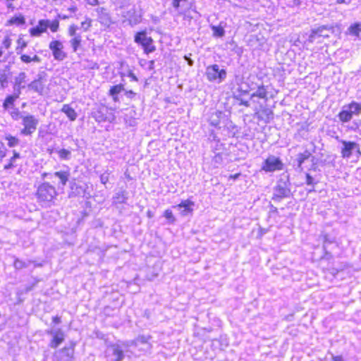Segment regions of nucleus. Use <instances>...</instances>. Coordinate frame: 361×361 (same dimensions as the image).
<instances>
[{
    "label": "nucleus",
    "instance_id": "56",
    "mask_svg": "<svg viewBox=\"0 0 361 361\" xmlns=\"http://www.w3.org/2000/svg\"><path fill=\"white\" fill-rule=\"evenodd\" d=\"M184 59L190 66H192L194 64L193 60L188 55L184 56Z\"/></svg>",
    "mask_w": 361,
    "mask_h": 361
},
{
    "label": "nucleus",
    "instance_id": "64",
    "mask_svg": "<svg viewBox=\"0 0 361 361\" xmlns=\"http://www.w3.org/2000/svg\"><path fill=\"white\" fill-rule=\"evenodd\" d=\"M332 360L333 361H344L343 359V357L341 355H337V356H332Z\"/></svg>",
    "mask_w": 361,
    "mask_h": 361
},
{
    "label": "nucleus",
    "instance_id": "26",
    "mask_svg": "<svg viewBox=\"0 0 361 361\" xmlns=\"http://www.w3.org/2000/svg\"><path fill=\"white\" fill-rule=\"evenodd\" d=\"M224 116V113L221 111H216L212 113L209 118L210 125L214 126L215 128H221L220 123L221 118Z\"/></svg>",
    "mask_w": 361,
    "mask_h": 361
},
{
    "label": "nucleus",
    "instance_id": "24",
    "mask_svg": "<svg viewBox=\"0 0 361 361\" xmlns=\"http://www.w3.org/2000/svg\"><path fill=\"white\" fill-rule=\"evenodd\" d=\"M71 192L69 195L70 197L75 196H85V188L82 185H78L76 183H71Z\"/></svg>",
    "mask_w": 361,
    "mask_h": 361
},
{
    "label": "nucleus",
    "instance_id": "21",
    "mask_svg": "<svg viewBox=\"0 0 361 361\" xmlns=\"http://www.w3.org/2000/svg\"><path fill=\"white\" fill-rule=\"evenodd\" d=\"M54 152L58 154L59 159L63 161H69L72 158V151L73 149L68 147L66 148H55Z\"/></svg>",
    "mask_w": 361,
    "mask_h": 361
},
{
    "label": "nucleus",
    "instance_id": "46",
    "mask_svg": "<svg viewBox=\"0 0 361 361\" xmlns=\"http://www.w3.org/2000/svg\"><path fill=\"white\" fill-rule=\"evenodd\" d=\"M49 27H50V30L53 32H56L58 30V29H59V20H55L52 21L51 23H49Z\"/></svg>",
    "mask_w": 361,
    "mask_h": 361
},
{
    "label": "nucleus",
    "instance_id": "52",
    "mask_svg": "<svg viewBox=\"0 0 361 361\" xmlns=\"http://www.w3.org/2000/svg\"><path fill=\"white\" fill-rule=\"evenodd\" d=\"M187 0H172V6L176 11H178L180 6L181 1H186Z\"/></svg>",
    "mask_w": 361,
    "mask_h": 361
},
{
    "label": "nucleus",
    "instance_id": "42",
    "mask_svg": "<svg viewBox=\"0 0 361 361\" xmlns=\"http://www.w3.org/2000/svg\"><path fill=\"white\" fill-rule=\"evenodd\" d=\"M11 116L12 118L16 121H18L20 118L23 120V118L25 116L21 114L18 109H13V111L11 112Z\"/></svg>",
    "mask_w": 361,
    "mask_h": 361
},
{
    "label": "nucleus",
    "instance_id": "27",
    "mask_svg": "<svg viewBox=\"0 0 361 361\" xmlns=\"http://www.w3.org/2000/svg\"><path fill=\"white\" fill-rule=\"evenodd\" d=\"M70 175L71 174L68 171H60L54 173L53 178H58L59 179V184H61L62 186H64L66 185Z\"/></svg>",
    "mask_w": 361,
    "mask_h": 361
},
{
    "label": "nucleus",
    "instance_id": "16",
    "mask_svg": "<svg viewBox=\"0 0 361 361\" xmlns=\"http://www.w3.org/2000/svg\"><path fill=\"white\" fill-rule=\"evenodd\" d=\"M97 11L99 14L98 18L99 23L102 25L109 27L113 22L109 13L107 11V9L104 7H100L97 9Z\"/></svg>",
    "mask_w": 361,
    "mask_h": 361
},
{
    "label": "nucleus",
    "instance_id": "55",
    "mask_svg": "<svg viewBox=\"0 0 361 361\" xmlns=\"http://www.w3.org/2000/svg\"><path fill=\"white\" fill-rule=\"evenodd\" d=\"M237 100L240 102L239 105H243L246 107H249L250 106L249 101L244 100L242 98V97H240V99H237Z\"/></svg>",
    "mask_w": 361,
    "mask_h": 361
},
{
    "label": "nucleus",
    "instance_id": "3",
    "mask_svg": "<svg viewBox=\"0 0 361 361\" xmlns=\"http://www.w3.org/2000/svg\"><path fill=\"white\" fill-rule=\"evenodd\" d=\"M334 32V26L329 25H323L317 27L312 28L310 34L308 37L307 42L309 43H314L317 41V43L322 42L321 38H329V33Z\"/></svg>",
    "mask_w": 361,
    "mask_h": 361
},
{
    "label": "nucleus",
    "instance_id": "32",
    "mask_svg": "<svg viewBox=\"0 0 361 361\" xmlns=\"http://www.w3.org/2000/svg\"><path fill=\"white\" fill-rule=\"evenodd\" d=\"M32 260L23 261L18 258H16L13 262V267L16 269H22L28 267L31 264Z\"/></svg>",
    "mask_w": 361,
    "mask_h": 361
},
{
    "label": "nucleus",
    "instance_id": "30",
    "mask_svg": "<svg viewBox=\"0 0 361 361\" xmlns=\"http://www.w3.org/2000/svg\"><path fill=\"white\" fill-rule=\"evenodd\" d=\"M20 97V94L14 92L13 94L8 95L4 103H3V107L5 109H8L10 107H12L14 105V102Z\"/></svg>",
    "mask_w": 361,
    "mask_h": 361
},
{
    "label": "nucleus",
    "instance_id": "22",
    "mask_svg": "<svg viewBox=\"0 0 361 361\" xmlns=\"http://www.w3.org/2000/svg\"><path fill=\"white\" fill-rule=\"evenodd\" d=\"M194 205V202L191 200H187L182 201L179 204L176 206L180 210V214L182 216H187L188 214L192 212V206Z\"/></svg>",
    "mask_w": 361,
    "mask_h": 361
},
{
    "label": "nucleus",
    "instance_id": "51",
    "mask_svg": "<svg viewBox=\"0 0 361 361\" xmlns=\"http://www.w3.org/2000/svg\"><path fill=\"white\" fill-rule=\"evenodd\" d=\"M20 60L25 63H29L32 62V56L27 54H21Z\"/></svg>",
    "mask_w": 361,
    "mask_h": 361
},
{
    "label": "nucleus",
    "instance_id": "1",
    "mask_svg": "<svg viewBox=\"0 0 361 361\" xmlns=\"http://www.w3.org/2000/svg\"><path fill=\"white\" fill-rule=\"evenodd\" d=\"M291 183L288 176H281L276 181L275 186L273 188V194L271 200L274 202H279L283 199L289 198L293 196L290 190Z\"/></svg>",
    "mask_w": 361,
    "mask_h": 361
},
{
    "label": "nucleus",
    "instance_id": "28",
    "mask_svg": "<svg viewBox=\"0 0 361 361\" xmlns=\"http://www.w3.org/2000/svg\"><path fill=\"white\" fill-rule=\"evenodd\" d=\"M338 117L341 122L346 123L351 120L353 115L349 111V109L344 106L342 111L339 112Z\"/></svg>",
    "mask_w": 361,
    "mask_h": 361
},
{
    "label": "nucleus",
    "instance_id": "11",
    "mask_svg": "<svg viewBox=\"0 0 361 361\" xmlns=\"http://www.w3.org/2000/svg\"><path fill=\"white\" fill-rule=\"evenodd\" d=\"M106 357H113L111 361H122L124 357V352L118 343L109 345L106 350Z\"/></svg>",
    "mask_w": 361,
    "mask_h": 361
},
{
    "label": "nucleus",
    "instance_id": "13",
    "mask_svg": "<svg viewBox=\"0 0 361 361\" xmlns=\"http://www.w3.org/2000/svg\"><path fill=\"white\" fill-rule=\"evenodd\" d=\"M109 110L104 105H99L92 112V117L98 123L104 122L109 121Z\"/></svg>",
    "mask_w": 361,
    "mask_h": 361
},
{
    "label": "nucleus",
    "instance_id": "19",
    "mask_svg": "<svg viewBox=\"0 0 361 361\" xmlns=\"http://www.w3.org/2000/svg\"><path fill=\"white\" fill-rule=\"evenodd\" d=\"M128 199V192L125 189H120L118 192H116L113 196V204H126L127 200Z\"/></svg>",
    "mask_w": 361,
    "mask_h": 361
},
{
    "label": "nucleus",
    "instance_id": "2",
    "mask_svg": "<svg viewBox=\"0 0 361 361\" xmlns=\"http://www.w3.org/2000/svg\"><path fill=\"white\" fill-rule=\"evenodd\" d=\"M57 195L54 186L49 183L45 182L39 185L36 196L38 202L44 204H49Z\"/></svg>",
    "mask_w": 361,
    "mask_h": 361
},
{
    "label": "nucleus",
    "instance_id": "54",
    "mask_svg": "<svg viewBox=\"0 0 361 361\" xmlns=\"http://www.w3.org/2000/svg\"><path fill=\"white\" fill-rule=\"evenodd\" d=\"M100 180L102 184H106L109 181V175L103 173L100 176Z\"/></svg>",
    "mask_w": 361,
    "mask_h": 361
},
{
    "label": "nucleus",
    "instance_id": "37",
    "mask_svg": "<svg viewBox=\"0 0 361 361\" xmlns=\"http://www.w3.org/2000/svg\"><path fill=\"white\" fill-rule=\"evenodd\" d=\"M8 23L10 25L16 24L18 25H21L25 23V20L23 16H14L8 20Z\"/></svg>",
    "mask_w": 361,
    "mask_h": 361
},
{
    "label": "nucleus",
    "instance_id": "34",
    "mask_svg": "<svg viewBox=\"0 0 361 361\" xmlns=\"http://www.w3.org/2000/svg\"><path fill=\"white\" fill-rule=\"evenodd\" d=\"M348 30L350 35L359 37L361 32V26L358 23H355L351 25Z\"/></svg>",
    "mask_w": 361,
    "mask_h": 361
},
{
    "label": "nucleus",
    "instance_id": "44",
    "mask_svg": "<svg viewBox=\"0 0 361 361\" xmlns=\"http://www.w3.org/2000/svg\"><path fill=\"white\" fill-rule=\"evenodd\" d=\"M164 217L168 219L171 223H174L176 221V219L173 214V212L170 209H166L164 212Z\"/></svg>",
    "mask_w": 361,
    "mask_h": 361
},
{
    "label": "nucleus",
    "instance_id": "5",
    "mask_svg": "<svg viewBox=\"0 0 361 361\" xmlns=\"http://www.w3.org/2000/svg\"><path fill=\"white\" fill-rule=\"evenodd\" d=\"M205 75L209 82L221 83L226 79L227 72L218 64H213L207 67Z\"/></svg>",
    "mask_w": 361,
    "mask_h": 361
},
{
    "label": "nucleus",
    "instance_id": "59",
    "mask_svg": "<svg viewBox=\"0 0 361 361\" xmlns=\"http://www.w3.org/2000/svg\"><path fill=\"white\" fill-rule=\"evenodd\" d=\"M126 122L128 123L130 126H135L136 125V121L135 119H130L129 121L126 118Z\"/></svg>",
    "mask_w": 361,
    "mask_h": 361
},
{
    "label": "nucleus",
    "instance_id": "35",
    "mask_svg": "<svg viewBox=\"0 0 361 361\" xmlns=\"http://www.w3.org/2000/svg\"><path fill=\"white\" fill-rule=\"evenodd\" d=\"M211 29L213 31V35L216 37H222L225 35V30L224 27L220 25H212Z\"/></svg>",
    "mask_w": 361,
    "mask_h": 361
},
{
    "label": "nucleus",
    "instance_id": "61",
    "mask_svg": "<svg viewBox=\"0 0 361 361\" xmlns=\"http://www.w3.org/2000/svg\"><path fill=\"white\" fill-rule=\"evenodd\" d=\"M87 3L91 6H96L99 4L98 0H86Z\"/></svg>",
    "mask_w": 361,
    "mask_h": 361
},
{
    "label": "nucleus",
    "instance_id": "31",
    "mask_svg": "<svg viewBox=\"0 0 361 361\" xmlns=\"http://www.w3.org/2000/svg\"><path fill=\"white\" fill-rule=\"evenodd\" d=\"M345 107L349 109V111H350L353 116H358L361 114V104L357 102H352Z\"/></svg>",
    "mask_w": 361,
    "mask_h": 361
},
{
    "label": "nucleus",
    "instance_id": "14",
    "mask_svg": "<svg viewBox=\"0 0 361 361\" xmlns=\"http://www.w3.org/2000/svg\"><path fill=\"white\" fill-rule=\"evenodd\" d=\"M47 333L53 336L49 344L51 348H56L64 341V333L60 329L48 330Z\"/></svg>",
    "mask_w": 361,
    "mask_h": 361
},
{
    "label": "nucleus",
    "instance_id": "12",
    "mask_svg": "<svg viewBox=\"0 0 361 361\" xmlns=\"http://www.w3.org/2000/svg\"><path fill=\"white\" fill-rule=\"evenodd\" d=\"M249 87L250 90H256L255 92L251 94L250 99L258 97L259 99H264L265 101L268 100V85H264L263 82H261L259 84H256L255 87L250 85Z\"/></svg>",
    "mask_w": 361,
    "mask_h": 361
},
{
    "label": "nucleus",
    "instance_id": "38",
    "mask_svg": "<svg viewBox=\"0 0 361 361\" xmlns=\"http://www.w3.org/2000/svg\"><path fill=\"white\" fill-rule=\"evenodd\" d=\"M6 140L8 141V145L10 147H13L19 144V140L12 135L6 136Z\"/></svg>",
    "mask_w": 361,
    "mask_h": 361
},
{
    "label": "nucleus",
    "instance_id": "48",
    "mask_svg": "<svg viewBox=\"0 0 361 361\" xmlns=\"http://www.w3.org/2000/svg\"><path fill=\"white\" fill-rule=\"evenodd\" d=\"M91 19L88 18L87 20L82 22L81 27L83 28L84 31H87L91 27Z\"/></svg>",
    "mask_w": 361,
    "mask_h": 361
},
{
    "label": "nucleus",
    "instance_id": "25",
    "mask_svg": "<svg viewBox=\"0 0 361 361\" xmlns=\"http://www.w3.org/2000/svg\"><path fill=\"white\" fill-rule=\"evenodd\" d=\"M312 157V154L311 152L306 149L304 152L302 153H299L298 155H297V158H296V161H297V166H298V169H299L300 171H303V168H302V164L307 160L310 157Z\"/></svg>",
    "mask_w": 361,
    "mask_h": 361
},
{
    "label": "nucleus",
    "instance_id": "57",
    "mask_svg": "<svg viewBox=\"0 0 361 361\" xmlns=\"http://www.w3.org/2000/svg\"><path fill=\"white\" fill-rule=\"evenodd\" d=\"M128 76L129 78H131V80H133V81H135V82L138 81V78H137V76L135 75V73H134L133 71H130L128 72Z\"/></svg>",
    "mask_w": 361,
    "mask_h": 361
},
{
    "label": "nucleus",
    "instance_id": "36",
    "mask_svg": "<svg viewBox=\"0 0 361 361\" xmlns=\"http://www.w3.org/2000/svg\"><path fill=\"white\" fill-rule=\"evenodd\" d=\"M122 91H125L124 85L122 84H118L111 87L109 90V95L110 96H116Z\"/></svg>",
    "mask_w": 361,
    "mask_h": 361
},
{
    "label": "nucleus",
    "instance_id": "58",
    "mask_svg": "<svg viewBox=\"0 0 361 361\" xmlns=\"http://www.w3.org/2000/svg\"><path fill=\"white\" fill-rule=\"evenodd\" d=\"M42 176L43 178H49V179H52L53 178V176H54V173H43L42 174Z\"/></svg>",
    "mask_w": 361,
    "mask_h": 361
},
{
    "label": "nucleus",
    "instance_id": "7",
    "mask_svg": "<svg viewBox=\"0 0 361 361\" xmlns=\"http://www.w3.org/2000/svg\"><path fill=\"white\" fill-rule=\"evenodd\" d=\"M283 163L280 158L274 155L269 156L263 162L262 169L266 172H273L283 169Z\"/></svg>",
    "mask_w": 361,
    "mask_h": 361
},
{
    "label": "nucleus",
    "instance_id": "29",
    "mask_svg": "<svg viewBox=\"0 0 361 361\" xmlns=\"http://www.w3.org/2000/svg\"><path fill=\"white\" fill-rule=\"evenodd\" d=\"M61 111L64 113L67 117L72 121H75L78 116L75 111L68 104H64L61 109Z\"/></svg>",
    "mask_w": 361,
    "mask_h": 361
},
{
    "label": "nucleus",
    "instance_id": "18",
    "mask_svg": "<svg viewBox=\"0 0 361 361\" xmlns=\"http://www.w3.org/2000/svg\"><path fill=\"white\" fill-rule=\"evenodd\" d=\"M27 75L25 72H20L18 76L15 78L14 82V92L20 95L21 90L25 87V83L26 82Z\"/></svg>",
    "mask_w": 361,
    "mask_h": 361
},
{
    "label": "nucleus",
    "instance_id": "4",
    "mask_svg": "<svg viewBox=\"0 0 361 361\" xmlns=\"http://www.w3.org/2000/svg\"><path fill=\"white\" fill-rule=\"evenodd\" d=\"M134 42L141 46L147 54L156 50V47L153 44L154 40L151 37H147L146 30L136 32L134 36Z\"/></svg>",
    "mask_w": 361,
    "mask_h": 361
},
{
    "label": "nucleus",
    "instance_id": "40",
    "mask_svg": "<svg viewBox=\"0 0 361 361\" xmlns=\"http://www.w3.org/2000/svg\"><path fill=\"white\" fill-rule=\"evenodd\" d=\"M18 159H13L11 157L8 163L4 166V169L8 170V169H13V168L16 167L17 166H18Z\"/></svg>",
    "mask_w": 361,
    "mask_h": 361
},
{
    "label": "nucleus",
    "instance_id": "39",
    "mask_svg": "<svg viewBox=\"0 0 361 361\" xmlns=\"http://www.w3.org/2000/svg\"><path fill=\"white\" fill-rule=\"evenodd\" d=\"M249 91L247 90H243L242 87H239L236 91L233 93V97L235 99H240V97L243 95L248 94Z\"/></svg>",
    "mask_w": 361,
    "mask_h": 361
},
{
    "label": "nucleus",
    "instance_id": "62",
    "mask_svg": "<svg viewBox=\"0 0 361 361\" xmlns=\"http://www.w3.org/2000/svg\"><path fill=\"white\" fill-rule=\"evenodd\" d=\"M52 322L56 324H60L61 322V317L58 316L54 317L52 318Z\"/></svg>",
    "mask_w": 361,
    "mask_h": 361
},
{
    "label": "nucleus",
    "instance_id": "17",
    "mask_svg": "<svg viewBox=\"0 0 361 361\" xmlns=\"http://www.w3.org/2000/svg\"><path fill=\"white\" fill-rule=\"evenodd\" d=\"M49 25V20H40L37 26L30 29V33L32 36L38 37L42 33L47 31Z\"/></svg>",
    "mask_w": 361,
    "mask_h": 361
},
{
    "label": "nucleus",
    "instance_id": "45",
    "mask_svg": "<svg viewBox=\"0 0 361 361\" xmlns=\"http://www.w3.org/2000/svg\"><path fill=\"white\" fill-rule=\"evenodd\" d=\"M324 245H323V249L325 250L326 254H329V252L326 250L327 244H331L334 243L333 239H330L328 235H324Z\"/></svg>",
    "mask_w": 361,
    "mask_h": 361
},
{
    "label": "nucleus",
    "instance_id": "60",
    "mask_svg": "<svg viewBox=\"0 0 361 361\" xmlns=\"http://www.w3.org/2000/svg\"><path fill=\"white\" fill-rule=\"evenodd\" d=\"M270 213L278 214L277 207H274L272 204H270Z\"/></svg>",
    "mask_w": 361,
    "mask_h": 361
},
{
    "label": "nucleus",
    "instance_id": "20",
    "mask_svg": "<svg viewBox=\"0 0 361 361\" xmlns=\"http://www.w3.org/2000/svg\"><path fill=\"white\" fill-rule=\"evenodd\" d=\"M75 343L71 341L68 346H65L60 351V357L72 361L73 359Z\"/></svg>",
    "mask_w": 361,
    "mask_h": 361
},
{
    "label": "nucleus",
    "instance_id": "41",
    "mask_svg": "<svg viewBox=\"0 0 361 361\" xmlns=\"http://www.w3.org/2000/svg\"><path fill=\"white\" fill-rule=\"evenodd\" d=\"M350 129L358 133L361 135V119L354 121Z\"/></svg>",
    "mask_w": 361,
    "mask_h": 361
},
{
    "label": "nucleus",
    "instance_id": "15",
    "mask_svg": "<svg viewBox=\"0 0 361 361\" xmlns=\"http://www.w3.org/2000/svg\"><path fill=\"white\" fill-rule=\"evenodd\" d=\"M142 13L137 11L135 6L128 10L126 13V16L128 18V24L133 27L137 24H139L142 20Z\"/></svg>",
    "mask_w": 361,
    "mask_h": 361
},
{
    "label": "nucleus",
    "instance_id": "9",
    "mask_svg": "<svg viewBox=\"0 0 361 361\" xmlns=\"http://www.w3.org/2000/svg\"><path fill=\"white\" fill-rule=\"evenodd\" d=\"M340 142L342 144L341 153L343 158H350L355 152L361 154L359 144L357 142L343 140H341Z\"/></svg>",
    "mask_w": 361,
    "mask_h": 361
},
{
    "label": "nucleus",
    "instance_id": "33",
    "mask_svg": "<svg viewBox=\"0 0 361 361\" xmlns=\"http://www.w3.org/2000/svg\"><path fill=\"white\" fill-rule=\"evenodd\" d=\"M82 42V37L75 36L70 40L71 46L73 49V52H76L78 49V47L80 46Z\"/></svg>",
    "mask_w": 361,
    "mask_h": 361
},
{
    "label": "nucleus",
    "instance_id": "6",
    "mask_svg": "<svg viewBox=\"0 0 361 361\" xmlns=\"http://www.w3.org/2000/svg\"><path fill=\"white\" fill-rule=\"evenodd\" d=\"M47 78V73L44 71H39L37 75V78L27 85L28 90L39 95H43Z\"/></svg>",
    "mask_w": 361,
    "mask_h": 361
},
{
    "label": "nucleus",
    "instance_id": "10",
    "mask_svg": "<svg viewBox=\"0 0 361 361\" xmlns=\"http://www.w3.org/2000/svg\"><path fill=\"white\" fill-rule=\"evenodd\" d=\"M49 48L51 50L53 56L55 60L63 61L67 57V54L63 51L64 46L59 40H52Z\"/></svg>",
    "mask_w": 361,
    "mask_h": 361
},
{
    "label": "nucleus",
    "instance_id": "8",
    "mask_svg": "<svg viewBox=\"0 0 361 361\" xmlns=\"http://www.w3.org/2000/svg\"><path fill=\"white\" fill-rule=\"evenodd\" d=\"M38 123V119H37L34 116H25L22 121V124L24 126V128L21 130V133L25 135H30L36 130Z\"/></svg>",
    "mask_w": 361,
    "mask_h": 361
},
{
    "label": "nucleus",
    "instance_id": "63",
    "mask_svg": "<svg viewBox=\"0 0 361 361\" xmlns=\"http://www.w3.org/2000/svg\"><path fill=\"white\" fill-rule=\"evenodd\" d=\"M39 63L41 62V59L36 54L32 56V62Z\"/></svg>",
    "mask_w": 361,
    "mask_h": 361
},
{
    "label": "nucleus",
    "instance_id": "43",
    "mask_svg": "<svg viewBox=\"0 0 361 361\" xmlns=\"http://www.w3.org/2000/svg\"><path fill=\"white\" fill-rule=\"evenodd\" d=\"M78 30V27L75 25H71L69 26V28H68V35L71 37H75V36H80V34H78L76 32L77 30Z\"/></svg>",
    "mask_w": 361,
    "mask_h": 361
},
{
    "label": "nucleus",
    "instance_id": "53",
    "mask_svg": "<svg viewBox=\"0 0 361 361\" xmlns=\"http://www.w3.org/2000/svg\"><path fill=\"white\" fill-rule=\"evenodd\" d=\"M125 95L128 98L133 99L136 96V93L134 92L133 90H128L125 91Z\"/></svg>",
    "mask_w": 361,
    "mask_h": 361
},
{
    "label": "nucleus",
    "instance_id": "49",
    "mask_svg": "<svg viewBox=\"0 0 361 361\" xmlns=\"http://www.w3.org/2000/svg\"><path fill=\"white\" fill-rule=\"evenodd\" d=\"M6 148L4 144L0 141V161L6 156Z\"/></svg>",
    "mask_w": 361,
    "mask_h": 361
},
{
    "label": "nucleus",
    "instance_id": "23",
    "mask_svg": "<svg viewBox=\"0 0 361 361\" xmlns=\"http://www.w3.org/2000/svg\"><path fill=\"white\" fill-rule=\"evenodd\" d=\"M258 118L268 123L274 118V112L271 109L264 107L259 113Z\"/></svg>",
    "mask_w": 361,
    "mask_h": 361
},
{
    "label": "nucleus",
    "instance_id": "47",
    "mask_svg": "<svg viewBox=\"0 0 361 361\" xmlns=\"http://www.w3.org/2000/svg\"><path fill=\"white\" fill-rule=\"evenodd\" d=\"M306 184L308 185H314L317 183V182H315L313 177L310 176L309 173H306Z\"/></svg>",
    "mask_w": 361,
    "mask_h": 361
},
{
    "label": "nucleus",
    "instance_id": "50",
    "mask_svg": "<svg viewBox=\"0 0 361 361\" xmlns=\"http://www.w3.org/2000/svg\"><path fill=\"white\" fill-rule=\"evenodd\" d=\"M11 40L8 36H6L2 42V45L5 49H8L11 47Z\"/></svg>",
    "mask_w": 361,
    "mask_h": 361
}]
</instances>
